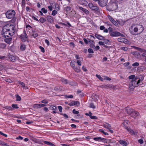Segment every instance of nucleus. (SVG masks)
Listing matches in <instances>:
<instances>
[{
    "mask_svg": "<svg viewBox=\"0 0 146 146\" xmlns=\"http://www.w3.org/2000/svg\"><path fill=\"white\" fill-rule=\"evenodd\" d=\"M3 29L5 32L8 31V35L11 36H12L15 34V27L13 25H7L3 27Z\"/></svg>",
    "mask_w": 146,
    "mask_h": 146,
    "instance_id": "f257e3e1",
    "label": "nucleus"
},
{
    "mask_svg": "<svg viewBox=\"0 0 146 146\" xmlns=\"http://www.w3.org/2000/svg\"><path fill=\"white\" fill-rule=\"evenodd\" d=\"M15 11L13 10H10L6 13L5 15L7 19H12L11 21V23H13L15 22L17 19L16 17H15Z\"/></svg>",
    "mask_w": 146,
    "mask_h": 146,
    "instance_id": "f03ea898",
    "label": "nucleus"
},
{
    "mask_svg": "<svg viewBox=\"0 0 146 146\" xmlns=\"http://www.w3.org/2000/svg\"><path fill=\"white\" fill-rule=\"evenodd\" d=\"M141 81L139 78L136 77L135 80L132 81H131L129 84V88L131 89L137 86Z\"/></svg>",
    "mask_w": 146,
    "mask_h": 146,
    "instance_id": "7ed1b4c3",
    "label": "nucleus"
},
{
    "mask_svg": "<svg viewBox=\"0 0 146 146\" xmlns=\"http://www.w3.org/2000/svg\"><path fill=\"white\" fill-rule=\"evenodd\" d=\"M116 2L114 1H111L108 3V7L110 10L113 11L116 10L118 8V5Z\"/></svg>",
    "mask_w": 146,
    "mask_h": 146,
    "instance_id": "20e7f679",
    "label": "nucleus"
},
{
    "mask_svg": "<svg viewBox=\"0 0 146 146\" xmlns=\"http://www.w3.org/2000/svg\"><path fill=\"white\" fill-rule=\"evenodd\" d=\"M89 7L92 10L97 11L98 13H100L102 10L100 9L98 6L92 3H90L88 4Z\"/></svg>",
    "mask_w": 146,
    "mask_h": 146,
    "instance_id": "39448f33",
    "label": "nucleus"
},
{
    "mask_svg": "<svg viewBox=\"0 0 146 146\" xmlns=\"http://www.w3.org/2000/svg\"><path fill=\"white\" fill-rule=\"evenodd\" d=\"M20 38L21 40V41L23 42H25L26 41L28 42H29L28 40V37L25 30L23 31V33L20 35Z\"/></svg>",
    "mask_w": 146,
    "mask_h": 146,
    "instance_id": "423d86ee",
    "label": "nucleus"
},
{
    "mask_svg": "<svg viewBox=\"0 0 146 146\" xmlns=\"http://www.w3.org/2000/svg\"><path fill=\"white\" fill-rule=\"evenodd\" d=\"M108 2V0H99L98 3L100 6L103 7L107 5Z\"/></svg>",
    "mask_w": 146,
    "mask_h": 146,
    "instance_id": "0eeeda50",
    "label": "nucleus"
},
{
    "mask_svg": "<svg viewBox=\"0 0 146 146\" xmlns=\"http://www.w3.org/2000/svg\"><path fill=\"white\" fill-rule=\"evenodd\" d=\"M110 36L112 37L123 36V35L119 32L114 31L111 33Z\"/></svg>",
    "mask_w": 146,
    "mask_h": 146,
    "instance_id": "6e6552de",
    "label": "nucleus"
},
{
    "mask_svg": "<svg viewBox=\"0 0 146 146\" xmlns=\"http://www.w3.org/2000/svg\"><path fill=\"white\" fill-rule=\"evenodd\" d=\"M5 36H4L5 38L4 39V41L5 42L8 44H9L11 41L12 38L11 37V36H9L5 35Z\"/></svg>",
    "mask_w": 146,
    "mask_h": 146,
    "instance_id": "1a4fd4ad",
    "label": "nucleus"
},
{
    "mask_svg": "<svg viewBox=\"0 0 146 146\" xmlns=\"http://www.w3.org/2000/svg\"><path fill=\"white\" fill-rule=\"evenodd\" d=\"M134 110L133 109L128 107L126 108L125 109V111L127 113V114L130 115H131L133 112L134 111Z\"/></svg>",
    "mask_w": 146,
    "mask_h": 146,
    "instance_id": "9d476101",
    "label": "nucleus"
},
{
    "mask_svg": "<svg viewBox=\"0 0 146 146\" xmlns=\"http://www.w3.org/2000/svg\"><path fill=\"white\" fill-rule=\"evenodd\" d=\"M108 17L110 21L115 26H117L118 24L113 19V18L110 15H108Z\"/></svg>",
    "mask_w": 146,
    "mask_h": 146,
    "instance_id": "9b49d317",
    "label": "nucleus"
},
{
    "mask_svg": "<svg viewBox=\"0 0 146 146\" xmlns=\"http://www.w3.org/2000/svg\"><path fill=\"white\" fill-rule=\"evenodd\" d=\"M93 139L95 141L99 142H104V141L105 140V139L101 137H95L93 138Z\"/></svg>",
    "mask_w": 146,
    "mask_h": 146,
    "instance_id": "f8f14e48",
    "label": "nucleus"
},
{
    "mask_svg": "<svg viewBox=\"0 0 146 146\" xmlns=\"http://www.w3.org/2000/svg\"><path fill=\"white\" fill-rule=\"evenodd\" d=\"M47 20L48 22L51 23H52L54 22L53 18L52 16L48 15L46 17Z\"/></svg>",
    "mask_w": 146,
    "mask_h": 146,
    "instance_id": "ddd939ff",
    "label": "nucleus"
},
{
    "mask_svg": "<svg viewBox=\"0 0 146 146\" xmlns=\"http://www.w3.org/2000/svg\"><path fill=\"white\" fill-rule=\"evenodd\" d=\"M139 31L140 32L139 34L142 33L144 30V28L142 25H137Z\"/></svg>",
    "mask_w": 146,
    "mask_h": 146,
    "instance_id": "4468645a",
    "label": "nucleus"
},
{
    "mask_svg": "<svg viewBox=\"0 0 146 146\" xmlns=\"http://www.w3.org/2000/svg\"><path fill=\"white\" fill-rule=\"evenodd\" d=\"M115 142L114 140L113 139H105V140L104 141V143H112Z\"/></svg>",
    "mask_w": 146,
    "mask_h": 146,
    "instance_id": "2eb2a0df",
    "label": "nucleus"
},
{
    "mask_svg": "<svg viewBox=\"0 0 146 146\" xmlns=\"http://www.w3.org/2000/svg\"><path fill=\"white\" fill-rule=\"evenodd\" d=\"M139 114V113L138 112L135 111L134 110V111L133 113L131 114V115L132 117L133 118H135L136 117L138 116Z\"/></svg>",
    "mask_w": 146,
    "mask_h": 146,
    "instance_id": "dca6fc26",
    "label": "nucleus"
},
{
    "mask_svg": "<svg viewBox=\"0 0 146 146\" xmlns=\"http://www.w3.org/2000/svg\"><path fill=\"white\" fill-rule=\"evenodd\" d=\"M79 8L80 9L82 10L84 13L86 14H89V12L86 9L82 7H79Z\"/></svg>",
    "mask_w": 146,
    "mask_h": 146,
    "instance_id": "f3484780",
    "label": "nucleus"
},
{
    "mask_svg": "<svg viewBox=\"0 0 146 146\" xmlns=\"http://www.w3.org/2000/svg\"><path fill=\"white\" fill-rule=\"evenodd\" d=\"M126 129L127 130L129 131L131 134L132 135H137V133L134 132V131L132 130L131 129L128 128V127L126 128Z\"/></svg>",
    "mask_w": 146,
    "mask_h": 146,
    "instance_id": "a211bd4d",
    "label": "nucleus"
},
{
    "mask_svg": "<svg viewBox=\"0 0 146 146\" xmlns=\"http://www.w3.org/2000/svg\"><path fill=\"white\" fill-rule=\"evenodd\" d=\"M117 40L119 42H121L125 43L127 42V40L126 39L123 38L122 37H120L118 38L117 39Z\"/></svg>",
    "mask_w": 146,
    "mask_h": 146,
    "instance_id": "6ab92c4d",
    "label": "nucleus"
},
{
    "mask_svg": "<svg viewBox=\"0 0 146 146\" xmlns=\"http://www.w3.org/2000/svg\"><path fill=\"white\" fill-rule=\"evenodd\" d=\"M95 36L97 38H98L99 40H104V37H103V36L101 35H100L96 34H95Z\"/></svg>",
    "mask_w": 146,
    "mask_h": 146,
    "instance_id": "aec40b11",
    "label": "nucleus"
},
{
    "mask_svg": "<svg viewBox=\"0 0 146 146\" xmlns=\"http://www.w3.org/2000/svg\"><path fill=\"white\" fill-rule=\"evenodd\" d=\"M31 139L33 141L36 143H41V141H40L34 137H32Z\"/></svg>",
    "mask_w": 146,
    "mask_h": 146,
    "instance_id": "412c9836",
    "label": "nucleus"
},
{
    "mask_svg": "<svg viewBox=\"0 0 146 146\" xmlns=\"http://www.w3.org/2000/svg\"><path fill=\"white\" fill-rule=\"evenodd\" d=\"M6 46V45L5 43L3 42L2 41L0 40V48L4 49Z\"/></svg>",
    "mask_w": 146,
    "mask_h": 146,
    "instance_id": "4be33fe9",
    "label": "nucleus"
},
{
    "mask_svg": "<svg viewBox=\"0 0 146 146\" xmlns=\"http://www.w3.org/2000/svg\"><path fill=\"white\" fill-rule=\"evenodd\" d=\"M119 143L123 146H126L127 145V143L124 141L120 140L119 141Z\"/></svg>",
    "mask_w": 146,
    "mask_h": 146,
    "instance_id": "5701e85b",
    "label": "nucleus"
},
{
    "mask_svg": "<svg viewBox=\"0 0 146 146\" xmlns=\"http://www.w3.org/2000/svg\"><path fill=\"white\" fill-rule=\"evenodd\" d=\"M103 126L104 127L106 128H107L108 129H110L111 126L108 123H106L105 124H104Z\"/></svg>",
    "mask_w": 146,
    "mask_h": 146,
    "instance_id": "b1692460",
    "label": "nucleus"
},
{
    "mask_svg": "<svg viewBox=\"0 0 146 146\" xmlns=\"http://www.w3.org/2000/svg\"><path fill=\"white\" fill-rule=\"evenodd\" d=\"M9 58L10 60L12 62H14L16 61V58L15 56L11 55L9 56Z\"/></svg>",
    "mask_w": 146,
    "mask_h": 146,
    "instance_id": "393cba45",
    "label": "nucleus"
},
{
    "mask_svg": "<svg viewBox=\"0 0 146 146\" xmlns=\"http://www.w3.org/2000/svg\"><path fill=\"white\" fill-rule=\"evenodd\" d=\"M26 45L22 44L20 46V50L22 51H24L26 49Z\"/></svg>",
    "mask_w": 146,
    "mask_h": 146,
    "instance_id": "a878e982",
    "label": "nucleus"
},
{
    "mask_svg": "<svg viewBox=\"0 0 146 146\" xmlns=\"http://www.w3.org/2000/svg\"><path fill=\"white\" fill-rule=\"evenodd\" d=\"M73 69L75 72H79L80 71V69L79 66H76Z\"/></svg>",
    "mask_w": 146,
    "mask_h": 146,
    "instance_id": "bb28decb",
    "label": "nucleus"
},
{
    "mask_svg": "<svg viewBox=\"0 0 146 146\" xmlns=\"http://www.w3.org/2000/svg\"><path fill=\"white\" fill-rule=\"evenodd\" d=\"M135 76L134 75H132L129 76L128 78L129 79H131V81H132L135 79Z\"/></svg>",
    "mask_w": 146,
    "mask_h": 146,
    "instance_id": "cd10ccee",
    "label": "nucleus"
},
{
    "mask_svg": "<svg viewBox=\"0 0 146 146\" xmlns=\"http://www.w3.org/2000/svg\"><path fill=\"white\" fill-rule=\"evenodd\" d=\"M60 80L63 83L67 84L68 83V80L67 79L63 78H62Z\"/></svg>",
    "mask_w": 146,
    "mask_h": 146,
    "instance_id": "c85d7f7f",
    "label": "nucleus"
},
{
    "mask_svg": "<svg viewBox=\"0 0 146 146\" xmlns=\"http://www.w3.org/2000/svg\"><path fill=\"white\" fill-rule=\"evenodd\" d=\"M39 21L41 23H44L46 21V19L43 17H41Z\"/></svg>",
    "mask_w": 146,
    "mask_h": 146,
    "instance_id": "c756f323",
    "label": "nucleus"
},
{
    "mask_svg": "<svg viewBox=\"0 0 146 146\" xmlns=\"http://www.w3.org/2000/svg\"><path fill=\"white\" fill-rule=\"evenodd\" d=\"M89 114H90V115H89V116L91 119H97V117L96 116H92L91 115L92 114V113L90 111L89 112Z\"/></svg>",
    "mask_w": 146,
    "mask_h": 146,
    "instance_id": "7c9ffc66",
    "label": "nucleus"
},
{
    "mask_svg": "<svg viewBox=\"0 0 146 146\" xmlns=\"http://www.w3.org/2000/svg\"><path fill=\"white\" fill-rule=\"evenodd\" d=\"M4 108L8 110L9 111L13 110V108H12L11 106H6L4 107Z\"/></svg>",
    "mask_w": 146,
    "mask_h": 146,
    "instance_id": "2f4dec72",
    "label": "nucleus"
},
{
    "mask_svg": "<svg viewBox=\"0 0 146 146\" xmlns=\"http://www.w3.org/2000/svg\"><path fill=\"white\" fill-rule=\"evenodd\" d=\"M75 61L74 62H72V61L70 62V65L72 67L73 69L75 68L76 66L75 64H74V62H75Z\"/></svg>",
    "mask_w": 146,
    "mask_h": 146,
    "instance_id": "473e14b6",
    "label": "nucleus"
},
{
    "mask_svg": "<svg viewBox=\"0 0 146 146\" xmlns=\"http://www.w3.org/2000/svg\"><path fill=\"white\" fill-rule=\"evenodd\" d=\"M11 107L13 108V109H18L19 108L17 104H13L12 105Z\"/></svg>",
    "mask_w": 146,
    "mask_h": 146,
    "instance_id": "72a5a7b5",
    "label": "nucleus"
},
{
    "mask_svg": "<svg viewBox=\"0 0 146 146\" xmlns=\"http://www.w3.org/2000/svg\"><path fill=\"white\" fill-rule=\"evenodd\" d=\"M96 76L101 81H103L104 78H103L100 75L97 74L96 75Z\"/></svg>",
    "mask_w": 146,
    "mask_h": 146,
    "instance_id": "f704fd0d",
    "label": "nucleus"
},
{
    "mask_svg": "<svg viewBox=\"0 0 146 146\" xmlns=\"http://www.w3.org/2000/svg\"><path fill=\"white\" fill-rule=\"evenodd\" d=\"M64 9V10H66L67 12H68L69 11H70L71 9V7H65Z\"/></svg>",
    "mask_w": 146,
    "mask_h": 146,
    "instance_id": "c9c22d12",
    "label": "nucleus"
},
{
    "mask_svg": "<svg viewBox=\"0 0 146 146\" xmlns=\"http://www.w3.org/2000/svg\"><path fill=\"white\" fill-rule=\"evenodd\" d=\"M74 105H76L77 106H80V103L78 101H74Z\"/></svg>",
    "mask_w": 146,
    "mask_h": 146,
    "instance_id": "e433bc0d",
    "label": "nucleus"
},
{
    "mask_svg": "<svg viewBox=\"0 0 146 146\" xmlns=\"http://www.w3.org/2000/svg\"><path fill=\"white\" fill-rule=\"evenodd\" d=\"M49 108L51 110H56L57 109V107L56 106H52L50 107Z\"/></svg>",
    "mask_w": 146,
    "mask_h": 146,
    "instance_id": "4c0bfd02",
    "label": "nucleus"
},
{
    "mask_svg": "<svg viewBox=\"0 0 146 146\" xmlns=\"http://www.w3.org/2000/svg\"><path fill=\"white\" fill-rule=\"evenodd\" d=\"M44 143L45 144L50 145V146H53L54 145L53 144L51 143L50 142L46 141H44Z\"/></svg>",
    "mask_w": 146,
    "mask_h": 146,
    "instance_id": "58836bf2",
    "label": "nucleus"
},
{
    "mask_svg": "<svg viewBox=\"0 0 146 146\" xmlns=\"http://www.w3.org/2000/svg\"><path fill=\"white\" fill-rule=\"evenodd\" d=\"M100 87L102 88H110V86H107L106 85H102L100 86Z\"/></svg>",
    "mask_w": 146,
    "mask_h": 146,
    "instance_id": "ea45409f",
    "label": "nucleus"
},
{
    "mask_svg": "<svg viewBox=\"0 0 146 146\" xmlns=\"http://www.w3.org/2000/svg\"><path fill=\"white\" fill-rule=\"evenodd\" d=\"M99 131L103 133L104 135H108V133L106 132H104V131L102 129H100L99 130Z\"/></svg>",
    "mask_w": 146,
    "mask_h": 146,
    "instance_id": "a19ab883",
    "label": "nucleus"
},
{
    "mask_svg": "<svg viewBox=\"0 0 146 146\" xmlns=\"http://www.w3.org/2000/svg\"><path fill=\"white\" fill-rule=\"evenodd\" d=\"M142 56L143 57H145V61L146 62V50L143 52L142 54Z\"/></svg>",
    "mask_w": 146,
    "mask_h": 146,
    "instance_id": "79ce46f5",
    "label": "nucleus"
},
{
    "mask_svg": "<svg viewBox=\"0 0 146 146\" xmlns=\"http://www.w3.org/2000/svg\"><path fill=\"white\" fill-rule=\"evenodd\" d=\"M33 107L35 108H40V104H35L33 105Z\"/></svg>",
    "mask_w": 146,
    "mask_h": 146,
    "instance_id": "37998d69",
    "label": "nucleus"
},
{
    "mask_svg": "<svg viewBox=\"0 0 146 146\" xmlns=\"http://www.w3.org/2000/svg\"><path fill=\"white\" fill-rule=\"evenodd\" d=\"M103 77L104 78V80H106L108 81H110L111 80V79L107 76H104Z\"/></svg>",
    "mask_w": 146,
    "mask_h": 146,
    "instance_id": "c03bdc74",
    "label": "nucleus"
},
{
    "mask_svg": "<svg viewBox=\"0 0 146 146\" xmlns=\"http://www.w3.org/2000/svg\"><path fill=\"white\" fill-rule=\"evenodd\" d=\"M3 35L4 36H5V35H6L9 36V35L8 34V31H6V32L4 31H3Z\"/></svg>",
    "mask_w": 146,
    "mask_h": 146,
    "instance_id": "a18cd8bd",
    "label": "nucleus"
},
{
    "mask_svg": "<svg viewBox=\"0 0 146 146\" xmlns=\"http://www.w3.org/2000/svg\"><path fill=\"white\" fill-rule=\"evenodd\" d=\"M41 11L44 13H46L48 11L47 9H46L44 7L41 9Z\"/></svg>",
    "mask_w": 146,
    "mask_h": 146,
    "instance_id": "49530a36",
    "label": "nucleus"
},
{
    "mask_svg": "<svg viewBox=\"0 0 146 146\" xmlns=\"http://www.w3.org/2000/svg\"><path fill=\"white\" fill-rule=\"evenodd\" d=\"M54 90L58 92H60V91H61V90L60 89V88H59L58 87H55L54 88Z\"/></svg>",
    "mask_w": 146,
    "mask_h": 146,
    "instance_id": "de8ad7c7",
    "label": "nucleus"
},
{
    "mask_svg": "<svg viewBox=\"0 0 146 146\" xmlns=\"http://www.w3.org/2000/svg\"><path fill=\"white\" fill-rule=\"evenodd\" d=\"M72 112L75 114H78L79 113V112L78 111H76L75 109H74L73 110Z\"/></svg>",
    "mask_w": 146,
    "mask_h": 146,
    "instance_id": "09e8293b",
    "label": "nucleus"
},
{
    "mask_svg": "<svg viewBox=\"0 0 146 146\" xmlns=\"http://www.w3.org/2000/svg\"><path fill=\"white\" fill-rule=\"evenodd\" d=\"M16 100L17 101H20L21 100V98L19 95H17L16 96Z\"/></svg>",
    "mask_w": 146,
    "mask_h": 146,
    "instance_id": "8fccbe9b",
    "label": "nucleus"
},
{
    "mask_svg": "<svg viewBox=\"0 0 146 146\" xmlns=\"http://www.w3.org/2000/svg\"><path fill=\"white\" fill-rule=\"evenodd\" d=\"M57 13V12L55 10H54L52 11V15L54 16Z\"/></svg>",
    "mask_w": 146,
    "mask_h": 146,
    "instance_id": "3c124183",
    "label": "nucleus"
},
{
    "mask_svg": "<svg viewBox=\"0 0 146 146\" xmlns=\"http://www.w3.org/2000/svg\"><path fill=\"white\" fill-rule=\"evenodd\" d=\"M89 107L93 109H94L96 107L94 106L93 103H91Z\"/></svg>",
    "mask_w": 146,
    "mask_h": 146,
    "instance_id": "603ef678",
    "label": "nucleus"
},
{
    "mask_svg": "<svg viewBox=\"0 0 146 146\" xmlns=\"http://www.w3.org/2000/svg\"><path fill=\"white\" fill-rule=\"evenodd\" d=\"M60 114L61 115H63L65 118H67L68 117V116L67 115L66 113H60Z\"/></svg>",
    "mask_w": 146,
    "mask_h": 146,
    "instance_id": "864d4df0",
    "label": "nucleus"
},
{
    "mask_svg": "<svg viewBox=\"0 0 146 146\" xmlns=\"http://www.w3.org/2000/svg\"><path fill=\"white\" fill-rule=\"evenodd\" d=\"M65 98H73V96L72 95H70L69 96L66 95L65 96Z\"/></svg>",
    "mask_w": 146,
    "mask_h": 146,
    "instance_id": "5fc2aeb1",
    "label": "nucleus"
},
{
    "mask_svg": "<svg viewBox=\"0 0 146 146\" xmlns=\"http://www.w3.org/2000/svg\"><path fill=\"white\" fill-rule=\"evenodd\" d=\"M121 49L124 51H127L128 48L126 47H122L121 48Z\"/></svg>",
    "mask_w": 146,
    "mask_h": 146,
    "instance_id": "6e6d98bb",
    "label": "nucleus"
},
{
    "mask_svg": "<svg viewBox=\"0 0 146 146\" xmlns=\"http://www.w3.org/2000/svg\"><path fill=\"white\" fill-rule=\"evenodd\" d=\"M88 51L89 53H93L94 52L93 50L91 48H89L88 50Z\"/></svg>",
    "mask_w": 146,
    "mask_h": 146,
    "instance_id": "4d7b16f0",
    "label": "nucleus"
},
{
    "mask_svg": "<svg viewBox=\"0 0 146 146\" xmlns=\"http://www.w3.org/2000/svg\"><path fill=\"white\" fill-rule=\"evenodd\" d=\"M139 64L137 62H135L132 64V66H137L139 65Z\"/></svg>",
    "mask_w": 146,
    "mask_h": 146,
    "instance_id": "13d9d810",
    "label": "nucleus"
},
{
    "mask_svg": "<svg viewBox=\"0 0 146 146\" xmlns=\"http://www.w3.org/2000/svg\"><path fill=\"white\" fill-rule=\"evenodd\" d=\"M41 51L42 52H45L44 49V48L40 46L39 47Z\"/></svg>",
    "mask_w": 146,
    "mask_h": 146,
    "instance_id": "bf43d9fd",
    "label": "nucleus"
},
{
    "mask_svg": "<svg viewBox=\"0 0 146 146\" xmlns=\"http://www.w3.org/2000/svg\"><path fill=\"white\" fill-rule=\"evenodd\" d=\"M41 102L42 103L45 104H47L48 103V101L47 100H43Z\"/></svg>",
    "mask_w": 146,
    "mask_h": 146,
    "instance_id": "052dcab7",
    "label": "nucleus"
},
{
    "mask_svg": "<svg viewBox=\"0 0 146 146\" xmlns=\"http://www.w3.org/2000/svg\"><path fill=\"white\" fill-rule=\"evenodd\" d=\"M94 44L93 43H91L90 44V47L91 48H92L93 49H95V46L94 45Z\"/></svg>",
    "mask_w": 146,
    "mask_h": 146,
    "instance_id": "680f3d73",
    "label": "nucleus"
},
{
    "mask_svg": "<svg viewBox=\"0 0 146 146\" xmlns=\"http://www.w3.org/2000/svg\"><path fill=\"white\" fill-rule=\"evenodd\" d=\"M108 30L109 32V33L110 34V35L111 33V32H113V29H112L111 28V27H110L108 28Z\"/></svg>",
    "mask_w": 146,
    "mask_h": 146,
    "instance_id": "e2e57ef3",
    "label": "nucleus"
},
{
    "mask_svg": "<svg viewBox=\"0 0 146 146\" xmlns=\"http://www.w3.org/2000/svg\"><path fill=\"white\" fill-rule=\"evenodd\" d=\"M19 84L21 85L22 87H25V84L24 83L22 82H20Z\"/></svg>",
    "mask_w": 146,
    "mask_h": 146,
    "instance_id": "0e129e2a",
    "label": "nucleus"
},
{
    "mask_svg": "<svg viewBox=\"0 0 146 146\" xmlns=\"http://www.w3.org/2000/svg\"><path fill=\"white\" fill-rule=\"evenodd\" d=\"M104 43L105 44H108V42H109V40L108 39L104 40Z\"/></svg>",
    "mask_w": 146,
    "mask_h": 146,
    "instance_id": "69168bd1",
    "label": "nucleus"
},
{
    "mask_svg": "<svg viewBox=\"0 0 146 146\" xmlns=\"http://www.w3.org/2000/svg\"><path fill=\"white\" fill-rule=\"evenodd\" d=\"M138 142L141 144H142L143 143V139H140L138 140Z\"/></svg>",
    "mask_w": 146,
    "mask_h": 146,
    "instance_id": "338daca9",
    "label": "nucleus"
},
{
    "mask_svg": "<svg viewBox=\"0 0 146 146\" xmlns=\"http://www.w3.org/2000/svg\"><path fill=\"white\" fill-rule=\"evenodd\" d=\"M0 134L4 136L5 137H7V135L3 133L1 131H0Z\"/></svg>",
    "mask_w": 146,
    "mask_h": 146,
    "instance_id": "774afa93",
    "label": "nucleus"
}]
</instances>
